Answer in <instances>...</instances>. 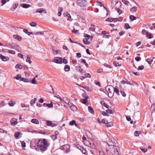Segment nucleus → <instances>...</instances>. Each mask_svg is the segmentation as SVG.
Here are the masks:
<instances>
[{
    "mask_svg": "<svg viewBox=\"0 0 155 155\" xmlns=\"http://www.w3.org/2000/svg\"><path fill=\"white\" fill-rule=\"evenodd\" d=\"M84 88L85 90H86V91H88L90 92L92 91V89L88 87H85Z\"/></svg>",
    "mask_w": 155,
    "mask_h": 155,
    "instance_id": "obj_38",
    "label": "nucleus"
},
{
    "mask_svg": "<svg viewBox=\"0 0 155 155\" xmlns=\"http://www.w3.org/2000/svg\"><path fill=\"white\" fill-rule=\"evenodd\" d=\"M116 9L120 8L121 7V3L119 1L117 2V3L115 5Z\"/></svg>",
    "mask_w": 155,
    "mask_h": 155,
    "instance_id": "obj_7",
    "label": "nucleus"
},
{
    "mask_svg": "<svg viewBox=\"0 0 155 155\" xmlns=\"http://www.w3.org/2000/svg\"><path fill=\"white\" fill-rule=\"evenodd\" d=\"M78 30H75V29H74L72 31V32L74 34H76L78 32Z\"/></svg>",
    "mask_w": 155,
    "mask_h": 155,
    "instance_id": "obj_50",
    "label": "nucleus"
},
{
    "mask_svg": "<svg viewBox=\"0 0 155 155\" xmlns=\"http://www.w3.org/2000/svg\"><path fill=\"white\" fill-rule=\"evenodd\" d=\"M83 41L84 44L86 45H89L90 44V41H88V40L86 38H84Z\"/></svg>",
    "mask_w": 155,
    "mask_h": 155,
    "instance_id": "obj_21",
    "label": "nucleus"
},
{
    "mask_svg": "<svg viewBox=\"0 0 155 155\" xmlns=\"http://www.w3.org/2000/svg\"><path fill=\"white\" fill-rule=\"evenodd\" d=\"M114 87L112 85L107 86L105 88L106 90L107 91L108 93H110L112 92V91H111V90L113 89Z\"/></svg>",
    "mask_w": 155,
    "mask_h": 155,
    "instance_id": "obj_6",
    "label": "nucleus"
},
{
    "mask_svg": "<svg viewBox=\"0 0 155 155\" xmlns=\"http://www.w3.org/2000/svg\"><path fill=\"white\" fill-rule=\"evenodd\" d=\"M23 31L26 34H27L28 35H29V32H28V30L26 29H23Z\"/></svg>",
    "mask_w": 155,
    "mask_h": 155,
    "instance_id": "obj_47",
    "label": "nucleus"
},
{
    "mask_svg": "<svg viewBox=\"0 0 155 155\" xmlns=\"http://www.w3.org/2000/svg\"><path fill=\"white\" fill-rule=\"evenodd\" d=\"M18 6V3H15L13 5V8L12 9V11H14L15 9Z\"/></svg>",
    "mask_w": 155,
    "mask_h": 155,
    "instance_id": "obj_29",
    "label": "nucleus"
},
{
    "mask_svg": "<svg viewBox=\"0 0 155 155\" xmlns=\"http://www.w3.org/2000/svg\"><path fill=\"white\" fill-rule=\"evenodd\" d=\"M134 135L136 136H139V131H136L134 133Z\"/></svg>",
    "mask_w": 155,
    "mask_h": 155,
    "instance_id": "obj_60",
    "label": "nucleus"
},
{
    "mask_svg": "<svg viewBox=\"0 0 155 155\" xmlns=\"http://www.w3.org/2000/svg\"><path fill=\"white\" fill-rule=\"evenodd\" d=\"M97 2L98 4L101 7H102V6H104V5L102 4V2L98 1H97Z\"/></svg>",
    "mask_w": 155,
    "mask_h": 155,
    "instance_id": "obj_61",
    "label": "nucleus"
},
{
    "mask_svg": "<svg viewBox=\"0 0 155 155\" xmlns=\"http://www.w3.org/2000/svg\"><path fill=\"white\" fill-rule=\"evenodd\" d=\"M109 97H112L114 96V93H112V92L110 93H108V94Z\"/></svg>",
    "mask_w": 155,
    "mask_h": 155,
    "instance_id": "obj_53",
    "label": "nucleus"
},
{
    "mask_svg": "<svg viewBox=\"0 0 155 155\" xmlns=\"http://www.w3.org/2000/svg\"><path fill=\"white\" fill-rule=\"evenodd\" d=\"M46 106L48 108H51L53 107L52 102H51L50 104H46Z\"/></svg>",
    "mask_w": 155,
    "mask_h": 155,
    "instance_id": "obj_34",
    "label": "nucleus"
},
{
    "mask_svg": "<svg viewBox=\"0 0 155 155\" xmlns=\"http://www.w3.org/2000/svg\"><path fill=\"white\" fill-rule=\"evenodd\" d=\"M11 124L12 125L15 126L18 123L17 120L15 118H12L11 120Z\"/></svg>",
    "mask_w": 155,
    "mask_h": 155,
    "instance_id": "obj_8",
    "label": "nucleus"
},
{
    "mask_svg": "<svg viewBox=\"0 0 155 155\" xmlns=\"http://www.w3.org/2000/svg\"><path fill=\"white\" fill-rule=\"evenodd\" d=\"M88 110L91 113V114H94V111L92 108V107L91 106H89L88 107Z\"/></svg>",
    "mask_w": 155,
    "mask_h": 155,
    "instance_id": "obj_15",
    "label": "nucleus"
},
{
    "mask_svg": "<svg viewBox=\"0 0 155 155\" xmlns=\"http://www.w3.org/2000/svg\"><path fill=\"white\" fill-rule=\"evenodd\" d=\"M142 33L143 35H146L147 37H148L149 32L145 29H143Z\"/></svg>",
    "mask_w": 155,
    "mask_h": 155,
    "instance_id": "obj_19",
    "label": "nucleus"
},
{
    "mask_svg": "<svg viewBox=\"0 0 155 155\" xmlns=\"http://www.w3.org/2000/svg\"><path fill=\"white\" fill-rule=\"evenodd\" d=\"M96 26L94 25H91V27L89 28V31H95Z\"/></svg>",
    "mask_w": 155,
    "mask_h": 155,
    "instance_id": "obj_11",
    "label": "nucleus"
},
{
    "mask_svg": "<svg viewBox=\"0 0 155 155\" xmlns=\"http://www.w3.org/2000/svg\"><path fill=\"white\" fill-rule=\"evenodd\" d=\"M33 34L35 35H44V33H43V32H36L34 33Z\"/></svg>",
    "mask_w": 155,
    "mask_h": 155,
    "instance_id": "obj_41",
    "label": "nucleus"
},
{
    "mask_svg": "<svg viewBox=\"0 0 155 155\" xmlns=\"http://www.w3.org/2000/svg\"><path fill=\"white\" fill-rule=\"evenodd\" d=\"M77 3L83 10H86V6L87 5V1L85 0H78L77 1Z\"/></svg>",
    "mask_w": 155,
    "mask_h": 155,
    "instance_id": "obj_3",
    "label": "nucleus"
},
{
    "mask_svg": "<svg viewBox=\"0 0 155 155\" xmlns=\"http://www.w3.org/2000/svg\"><path fill=\"white\" fill-rule=\"evenodd\" d=\"M18 56L21 58H23V55L21 53H18Z\"/></svg>",
    "mask_w": 155,
    "mask_h": 155,
    "instance_id": "obj_64",
    "label": "nucleus"
},
{
    "mask_svg": "<svg viewBox=\"0 0 155 155\" xmlns=\"http://www.w3.org/2000/svg\"><path fill=\"white\" fill-rule=\"evenodd\" d=\"M113 89L114 90V92H115L117 95H120V93H119V90L116 87H114Z\"/></svg>",
    "mask_w": 155,
    "mask_h": 155,
    "instance_id": "obj_18",
    "label": "nucleus"
},
{
    "mask_svg": "<svg viewBox=\"0 0 155 155\" xmlns=\"http://www.w3.org/2000/svg\"><path fill=\"white\" fill-rule=\"evenodd\" d=\"M84 36L86 38H87L88 40L89 39L90 37V35L86 34H84Z\"/></svg>",
    "mask_w": 155,
    "mask_h": 155,
    "instance_id": "obj_42",
    "label": "nucleus"
},
{
    "mask_svg": "<svg viewBox=\"0 0 155 155\" xmlns=\"http://www.w3.org/2000/svg\"><path fill=\"white\" fill-rule=\"evenodd\" d=\"M31 122L35 124H39V122L38 120L36 119H33L31 120Z\"/></svg>",
    "mask_w": 155,
    "mask_h": 155,
    "instance_id": "obj_14",
    "label": "nucleus"
},
{
    "mask_svg": "<svg viewBox=\"0 0 155 155\" xmlns=\"http://www.w3.org/2000/svg\"><path fill=\"white\" fill-rule=\"evenodd\" d=\"M130 28V27L129 25L128 24V23H126L125 24V28L126 29H127Z\"/></svg>",
    "mask_w": 155,
    "mask_h": 155,
    "instance_id": "obj_39",
    "label": "nucleus"
},
{
    "mask_svg": "<svg viewBox=\"0 0 155 155\" xmlns=\"http://www.w3.org/2000/svg\"><path fill=\"white\" fill-rule=\"evenodd\" d=\"M140 149L142 152L143 153H145L147 151V148H143L140 147Z\"/></svg>",
    "mask_w": 155,
    "mask_h": 155,
    "instance_id": "obj_49",
    "label": "nucleus"
},
{
    "mask_svg": "<svg viewBox=\"0 0 155 155\" xmlns=\"http://www.w3.org/2000/svg\"><path fill=\"white\" fill-rule=\"evenodd\" d=\"M20 134V133L19 132H18L15 134L14 136L15 137H17L19 136Z\"/></svg>",
    "mask_w": 155,
    "mask_h": 155,
    "instance_id": "obj_55",
    "label": "nucleus"
},
{
    "mask_svg": "<svg viewBox=\"0 0 155 155\" xmlns=\"http://www.w3.org/2000/svg\"><path fill=\"white\" fill-rule=\"evenodd\" d=\"M27 62H29V64L31 63V61L30 58L29 57V55H28L27 56V59L26 60Z\"/></svg>",
    "mask_w": 155,
    "mask_h": 155,
    "instance_id": "obj_28",
    "label": "nucleus"
},
{
    "mask_svg": "<svg viewBox=\"0 0 155 155\" xmlns=\"http://www.w3.org/2000/svg\"><path fill=\"white\" fill-rule=\"evenodd\" d=\"M101 104L102 105H104L105 107L107 108H108L109 106L106 104L104 101H101Z\"/></svg>",
    "mask_w": 155,
    "mask_h": 155,
    "instance_id": "obj_27",
    "label": "nucleus"
},
{
    "mask_svg": "<svg viewBox=\"0 0 155 155\" xmlns=\"http://www.w3.org/2000/svg\"><path fill=\"white\" fill-rule=\"evenodd\" d=\"M62 58L61 57H55L54 58V62L58 64H61L62 62Z\"/></svg>",
    "mask_w": 155,
    "mask_h": 155,
    "instance_id": "obj_4",
    "label": "nucleus"
},
{
    "mask_svg": "<svg viewBox=\"0 0 155 155\" xmlns=\"http://www.w3.org/2000/svg\"><path fill=\"white\" fill-rule=\"evenodd\" d=\"M70 107L71 108V109L73 111L76 110L77 109V107H76V106H75L74 105L70 106Z\"/></svg>",
    "mask_w": 155,
    "mask_h": 155,
    "instance_id": "obj_30",
    "label": "nucleus"
},
{
    "mask_svg": "<svg viewBox=\"0 0 155 155\" xmlns=\"http://www.w3.org/2000/svg\"><path fill=\"white\" fill-rule=\"evenodd\" d=\"M130 18L132 21L135 20L137 19V18L133 15H131L130 16Z\"/></svg>",
    "mask_w": 155,
    "mask_h": 155,
    "instance_id": "obj_31",
    "label": "nucleus"
},
{
    "mask_svg": "<svg viewBox=\"0 0 155 155\" xmlns=\"http://www.w3.org/2000/svg\"><path fill=\"white\" fill-rule=\"evenodd\" d=\"M21 143L22 147H26L25 143L24 141H21Z\"/></svg>",
    "mask_w": 155,
    "mask_h": 155,
    "instance_id": "obj_46",
    "label": "nucleus"
},
{
    "mask_svg": "<svg viewBox=\"0 0 155 155\" xmlns=\"http://www.w3.org/2000/svg\"><path fill=\"white\" fill-rule=\"evenodd\" d=\"M75 68L76 70L80 73H81L82 71V69L81 68V67L79 66H76Z\"/></svg>",
    "mask_w": 155,
    "mask_h": 155,
    "instance_id": "obj_17",
    "label": "nucleus"
},
{
    "mask_svg": "<svg viewBox=\"0 0 155 155\" xmlns=\"http://www.w3.org/2000/svg\"><path fill=\"white\" fill-rule=\"evenodd\" d=\"M104 67H106L109 68H111V66L110 65H109L108 64L106 63L104 64Z\"/></svg>",
    "mask_w": 155,
    "mask_h": 155,
    "instance_id": "obj_57",
    "label": "nucleus"
},
{
    "mask_svg": "<svg viewBox=\"0 0 155 155\" xmlns=\"http://www.w3.org/2000/svg\"><path fill=\"white\" fill-rule=\"evenodd\" d=\"M8 52L12 54H15V51L13 50H8Z\"/></svg>",
    "mask_w": 155,
    "mask_h": 155,
    "instance_id": "obj_43",
    "label": "nucleus"
},
{
    "mask_svg": "<svg viewBox=\"0 0 155 155\" xmlns=\"http://www.w3.org/2000/svg\"><path fill=\"white\" fill-rule=\"evenodd\" d=\"M120 93L121 94L123 97H125L126 96V94H125V92H124V91H121Z\"/></svg>",
    "mask_w": 155,
    "mask_h": 155,
    "instance_id": "obj_59",
    "label": "nucleus"
},
{
    "mask_svg": "<svg viewBox=\"0 0 155 155\" xmlns=\"http://www.w3.org/2000/svg\"><path fill=\"white\" fill-rule=\"evenodd\" d=\"M15 104V102L13 101H11L8 103V105L10 107H13Z\"/></svg>",
    "mask_w": 155,
    "mask_h": 155,
    "instance_id": "obj_12",
    "label": "nucleus"
},
{
    "mask_svg": "<svg viewBox=\"0 0 155 155\" xmlns=\"http://www.w3.org/2000/svg\"><path fill=\"white\" fill-rule=\"evenodd\" d=\"M0 58H1L3 61H6L9 60L8 57H5L4 55H2L0 56Z\"/></svg>",
    "mask_w": 155,
    "mask_h": 155,
    "instance_id": "obj_10",
    "label": "nucleus"
},
{
    "mask_svg": "<svg viewBox=\"0 0 155 155\" xmlns=\"http://www.w3.org/2000/svg\"><path fill=\"white\" fill-rule=\"evenodd\" d=\"M20 6L24 8H28L31 6V5H30L25 4H21L20 5Z\"/></svg>",
    "mask_w": 155,
    "mask_h": 155,
    "instance_id": "obj_13",
    "label": "nucleus"
},
{
    "mask_svg": "<svg viewBox=\"0 0 155 155\" xmlns=\"http://www.w3.org/2000/svg\"><path fill=\"white\" fill-rule=\"evenodd\" d=\"M113 65L116 67H117L119 66V64L118 62L117 61H114L113 63Z\"/></svg>",
    "mask_w": 155,
    "mask_h": 155,
    "instance_id": "obj_54",
    "label": "nucleus"
},
{
    "mask_svg": "<svg viewBox=\"0 0 155 155\" xmlns=\"http://www.w3.org/2000/svg\"><path fill=\"white\" fill-rule=\"evenodd\" d=\"M14 79H16L17 80H19L20 79H21V75L20 74H18L17 76H15L13 77Z\"/></svg>",
    "mask_w": 155,
    "mask_h": 155,
    "instance_id": "obj_23",
    "label": "nucleus"
},
{
    "mask_svg": "<svg viewBox=\"0 0 155 155\" xmlns=\"http://www.w3.org/2000/svg\"><path fill=\"white\" fill-rule=\"evenodd\" d=\"M70 70V67L68 65H65L64 68V70L66 71H68Z\"/></svg>",
    "mask_w": 155,
    "mask_h": 155,
    "instance_id": "obj_20",
    "label": "nucleus"
},
{
    "mask_svg": "<svg viewBox=\"0 0 155 155\" xmlns=\"http://www.w3.org/2000/svg\"><path fill=\"white\" fill-rule=\"evenodd\" d=\"M52 53L54 54H56L58 53V51L55 50V47H53L52 48Z\"/></svg>",
    "mask_w": 155,
    "mask_h": 155,
    "instance_id": "obj_32",
    "label": "nucleus"
},
{
    "mask_svg": "<svg viewBox=\"0 0 155 155\" xmlns=\"http://www.w3.org/2000/svg\"><path fill=\"white\" fill-rule=\"evenodd\" d=\"M135 60L137 61H139L141 60V58L140 57H136L135 58Z\"/></svg>",
    "mask_w": 155,
    "mask_h": 155,
    "instance_id": "obj_52",
    "label": "nucleus"
},
{
    "mask_svg": "<svg viewBox=\"0 0 155 155\" xmlns=\"http://www.w3.org/2000/svg\"><path fill=\"white\" fill-rule=\"evenodd\" d=\"M52 122L51 121H46V125L48 126H50L51 125Z\"/></svg>",
    "mask_w": 155,
    "mask_h": 155,
    "instance_id": "obj_48",
    "label": "nucleus"
},
{
    "mask_svg": "<svg viewBox=\"0 0 155 155\" xmlns=\"http://www.w3.org/2000/svg\"><path fill=\"white\" fill-rule=\"evenodd\" d=\"M15 68H18L20 69H21L23 68V66L21 65L18 64L15 65Z\"/></svg>",
    "mask_w": 155,
    "mask_h": 155,
    "instance_id": "obj_26",
    "label": "nucleus"
},
{
    "mask_svg": "<svg viewBox=\"0 0 155 155\" xmlns=\"http://www.w3.org/2000/svg\"><path fill=\"white\" fill-rule=\"evenodd\" d=\"M37 100V98H35L34 100H32L30 101V104L31 105H33L35 103V101Z\"/></svg>",
    "mask_w": 155,
    "mask_h": 155,
    "instance_id": "obj_35",
    "label": "nucleus"
},
{
    "mask_svg": "<svg viewBox=\"0 0 155 155\" xmlns=\"http://www.w3.org/2000/svg\"><path fill=\"white\" fill-rule=\"evenodd\" d=\"M29 25L31 26L35 27L37 25V24L35 22H32L31 23H30Z\"/></svg>",
    "mask_w": 155,
    "mask_h": 155,
    "instance_id": "obj_36",
    "label": "nucleus"
},
{
    "mask_svg": "<svg viewBox=\"0 0 155 155\" xmlns=\"http://www.w3.org/2000/svg\"><path fill=\"white\" fill-rule=\"evenodd\" d=\"M106 151L109 155H117L118 153L116 147L114 145H109L107 143L106 145Z\"/></svg>",
    "mask_w": 155,
    "mask_h": 155,
    "instance_id": "obj_2",
    "label": "nucleus"
},
{
    "mask_svg": "<svg viewBox=\"0 0 155 155\" xmlns=\"http://www.w3.org/2000/svg\"><path fill=\"white\" fill-rule=\"evenodd\" d=\"M137 8L136 6L132 7L130 10V11L132 12H134L137 11Z\"/></svg>",
    "mask_w": 155,
    "mask_h": 155,
    "instance_id": "obj_24",
    "label": "nucleus"
},
{
    "mask_svg": "<svg viewBox=\"0 0 155 155\" xmlns=\"http://www.w3.org/2000/svg\"><path fill=\"white\" fill-rule=\"evenodd\" d=\"M36 12L39 13H40L43 12L44 13L46 14L47 13V11L44 8H41L38 9L36 10Z\"/></svg>",
    "mask_w": 155,
    "mask_h": 155,
    "instance_id": "obj_5",
    "label": "nucleus"
},
{
    "mask_svg": "<svg viewBox=\"0 0 155 155\" xmlns=\"http://www.w3.org/2000/svg\"><path fill=\"white\" fill-rule=\"evenodd\" d=\"M52 140L54 141L57 139V136L54 135H53L51 136Z\"/></svg>",
    "mask_w": 155,
    "mask_h": 155,
    "instance_id": "obj_51",
    "label": "nucleus"
},
{
    "mask_svg": "<svg viewBox=\"0 0 155 155\" xmlns=\"http://www.w3.org/2000/svg\"><path fill=\"white\" fill-rule=\"evenodd\" d=\"M85 78H91V75L89 73H87L85 74Z\"/></svg>",
    "mask_w": 155,
    "mask_h": 155,
    "instance_id": "obj_40",
    "label": "nucleus"
},
{
    "mask_svg": "<svg viewBox=\"0 0 155 155\" xmlns=\"http://www.w3.org/2000/svg\"><path fill=\"white\" fill-rule=\"evenodd\" d=\"M118 1H117V0H113L112 1V4L113 5H115L116 3H117V2Z\"/></svg>",
    "mask_w": 155,
    "mask_h": 155,
    "instance_id": "obj_63",
    "label": "nucleus"
},
{
    "mask_svg": "<svg viewBox=\"0 0 155 155\" xmlns=\"http://www.w3.org/2000/svg\"><path fill=\"white\" fill-rule=\"evenodd\" d=\"M144 68V66L143 65H140L137 68L138 70H142Z\"/></svg>",
    "mask_w": 155,
    "mask_h": 155,
    "instance_id": "obj_44",
    "label": "nucleus"
},
{
    "mask_svg": "<svg viewBox=\"0 0 155 155\" xmlns=\"http://www.w3.org/2000/svg\"><path fill=\"white\" fill-rule=\"evenodd\" d=\"M49 145V143L46 139H43L37 140L34 147L36 150L38 151L40 150L43 152L47 149Z\"/></svg>",
    "mask_w": 155,
    "mask_h": 155,
    "instance_id": "obj_1",
    "label": "nucleus"
},
{
    "mask_svg": "<svg viewBox=\"0 0 155 155\" xmlns=\"http://www.w3.org/2000/svg\"><path fill=\"white\" fill-rule=\"evenodd\" d=\"M101 122L105 124H107L108 121H106L105 119H103L102 120Z\"/></svg>",
    "mask_w": 155,
    "mask_h": 155,
    "instance_id": "obj_58",
    "label": "nucleus"
},
{
    "mask_svg": "<svg viewBox=\"0 0 155 155\" xmlns=\"http://www.w3.org/2000/svg\"><path fill=\"white\" fill-rule=\"evenodd\" d=\"M106 111L107 113H109L110 114H113L112 110H111L108 109L106 110Z\"/></svg>",
    "mask_w": 155,
    "mask_h": 155,
    "instance_id": "obj_56",
    "label": "nucleus"
},
{
    "mask_svg": "<svg viewBox=\"0 0 155 155\" xmlns=\"http://www.w3.org/2000/svg\"><path fill=\"white\" fill-rule=\"evenodd\" d=\"M88 99L87 96H86L85 97L84 99H82L80 100V101L84 104H86L87 102V99Z\"/></svg>",
    "mask_w": 155,
    "mask_h": 155,
    "instance_id": "obj_9",
    "label": "nucleus"
},
{
    "mask_svg": "<svg viewBox=\"0 0 155 155\" xmlns=\"http://www.w3.org/2000/svg\"><path fill=\"white\" fill-rule=\"evenodd\" d=\"M20 81H23L25 82H30L28 79L27 78H21Z\"/></svg>",
    "mask_w": 155,
    "mask_h": 155,
    "instance_id": "obj_25",
    "label": "nucleus"
},
{
    "mask_svg": "<svg viewBox=\"0 0 155 155\" xmlns=\"http://www.w3.org/2000/svg\"><path fill=\"white\" fill-rule=\"evenodd\" d=\"M80 150L83 153L85 154L86 152V150L84 149L83 147H81Z\"/></svg>",
    "mask_w": 155,
    "mask_h": 155,
    "instance_id": "obj_45",
    "label": "nucleus"
},
{
    "mask_svg": "<svg viewBox=\"0 0 155 155\" xmlns=\"http://www.w3.org/2000/svg\"><path fill=\"white\" fill-rule=\"evenodd\" d=\"M76 123V121L74 120H72V121L70 122L69 124L71 126H73Z\"/></svg>",
    "mask_w": 155,
    "mask_h": 155,
    "instance_id": "obj_37",
    "label": "nucleus"
},
{
    "mask_svg": "<svg viewBox=\"0 0 155 155\" xmlns=\"http://www.w3.org/2000/svg\"><path fill=\"white\" fill-rule=\"evenodd\" d=\"M122 1L127 6L129 5L128 4L129 3V2L128 1L126 0H122Z\"/></svg>",
    "mask_w": 155,
    "mask_h": 155,
    "instance_id": "obj_33",
    "label": "nucleus"
},
{
    "mask_svg": "<svg viewBox=\"0 0 155 155\" xmlns=\"http://www.w3.org/2000/svg\"><path fill=\"white\" fill-rule=\"evenodd\" d=\"M13 37L14 38L20 41L21 39V37L18 35H13Z\"/></svg>",
    "mask_w": 155,
    "mask_h": 155,
    "instance_id": "obj_16",
    "label": "nucleus"
},
{
    "mask_svg": "<svg viewBox=\"0 0 155 155\" xmlns=\"http://www.w3.org/2000/svg\"><path fill=\"white\" fill-rule=\"evenodd\" d=\"M146 61L150 65L153 62V60L152 59L147 58L146 59Z\"/></svg>",
    "mask_w": 155,
    "mask_h": 155,
    "instance_id": "obj_22",
    "label": "nucleus"
},
{
    "mask_svg": "<svg viewBox=\"0 0 155 155\" xmlns=\"http://www.w3.org/2000/svg\"><path fill=\"white\" fill-rule=\"evenodd\" d=\"M112 20L113 19L111 18H108L106 19V21L112 22L113 21Z\"/></svg>",
    "mask_w": 155,
    "mask_h": 155,
    "instance_id": "obj_62",
    "label": "nucleus"
}]
</instances>
